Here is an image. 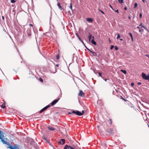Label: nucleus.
Returning a JSON list of instances; mask_svg holds the SVG:
<instances>
[{
	"label": "nucleus",
	"instance_id": "1",
	"mask_svg": "<svg viewBox=\"0 0 149 149\" xmlns=\"http://www.w3.org/2000/svg\"><path fill=\"white\" fill-rule=\"evenodd\" d=\"M3 133L0 130V139L1 140V141L4 144L8 145L9 144H8L7 142L5 141Z\"/></svg>",
	"mask_w": 149,
	"mask_h": 149
},
{
	"label": "nucleus",
	"instance_id": "2",
	"mask_svg": "<svg viewBox=\"0 0 149 149\" xmlns=\"http://www.w3.org/2000/svg\"><path fill=\"white\" fill-rule=\"evenodd\" d=\"M64 149H81V148H77L75 146H71L66 145L64 147Z\"/></svg>",
	"mask_w": 149,
	"mask_h": 149
},
{
	"label": "nucleus",
	"instance_id": "3",
	"mask_svg": "<svg viewBox=\"0 0 149 149\" xmlns=\"http://www.w3.org/2000/svg\"><path fill=\"white\" fill-rule=\"evenodd\" d=\"M84 111L83 110H82V112H80L78 111H72V113H74V114H76L77 115L79 116H81L82 115H83L84 113Z\"/></svg>",
	"mask_w": 149,
	"mask_h": 149
},
{
	"label": "nucleus",
	"instance_id": "4",
	"mask_svg": "<svg viewBox=\"0 0 149 149\" xmlns=\"http://www.w3.org/2000/svg\"><path fill=\"white\" fill-rule=\"evenodd\" d=\"M142 76L143 78L145 80H148L149 81V76H146L145 74L143 72L142 73Z\"/></svg>",
	"mask_w": 149,
	"mask_h": 149
},
{
	"label": "nucleus",
	"instance_id": "5",
	"mask_svg": "<svg viewBox=\"0 0 149 149\" xmlns=\"http://www.w3.org/2000/svg\"><path fill=\"white\" fill-rule=\"evenodd\" d=\"M60 99V98H58V99L54 100L51 103L50 105L53 106L55 104L58 102V101H59Z\"/></svg>",
	"mask_w": 149,
	"mask_h": 149
},
{
	"label": "nucleus",
	"instance_id": "6",
	"mask_svg": "<svg viewBox=\"0 0 149 149\" xmlns=\"http://www.w3.org/2000/svg\"><path fill=\"white\" fill-rule=\"evenodd\" d=\"M51 105H47V106H46L45 107H44V108H43L40 111V113H41L43 112L44 111H45V110L47 109L48 107H50Z\"/></svg>",
	"mask_w": 149,
	"mask_h": 149
},
{
	"label": "nucleus",
	"instance_id": "7",
	"mask_svg": "<svg viewBox=\"0 0 149 149\" xmlns=\"http://www.w3.org/2000/svg\"><path fill=\"white\" fill-rule=\"evenodd\" d=\"M78 95L79 96L83 97H84L85 94L81 90H80Z\"/></svg>",
	"mask_w": 149,
	"mask_h": 149
},
{
	"label": "nucleus",
	"instance_id": "8",
	"mask_svg": "<svg viewBox=\"0 0 149 149\" xmlns=\"http://www.w3.org/2000/svg\"><path fill=\"white\" fill-rule=\"evenodd\" d=\"M107 132L109 133V134L111 135L113 133V130L112 129H109L107 130Z\"/></svg>",
	"mask_w": 149,
	"mask_h": 149
},
{
	"label": "nucleus",
	"instance_id": "9",
	"mask_svg": "<svg viewBox=\"0 0 149 149\" xmlns=\"http://www.w3.org/2000/svg\"><path fill=\"white\" fill-rule=\"evenodd\" d=\"M14 148L12 146H9L7 147L8 148H9L10 149H17V146L15 145L14 146Z\"/></svg>",
	"mask_w": 149,
	"mask_h": 149
},
{
	"label": "nucleus",
	"instance_id": "10",
	"mask_svg": "<svg viewBox=\"0 0 149 149\" xmlns=\"http://www.w3.org/2000/svg\"><path fill=\"white\" fill-rule=\"evenodd\" d=\"M92 39L91 40V42L94 45H96V42L94 40V36L92 37Z\"/></svg>",
	"mask_w": 149,
	"mask_h": 149
},
{
	"label": "nucleus",
	"instance_id": "11",
	"mask_svg": "<svg viewBox=\"0 0 149 149\" xmlns=\"http://www.w3.org/2000/svg\"><path fill=\"white\" fill-rule=\"evenodd\" d=\"M87 21L88 22H91L93 21V19L91 18H86Z\"/></svg>",
	"mask_w": 149,
	"mask_h": 149
},
{
	"label": "nucleus",
	"instance_id": "12",
	"mask_svg": "<svg viewBox=\"0 0 149 149\" xmlns=\"http://www.w3.org/2000/svg\"><path fill=\"white\" fill-rule=\"evenodd\" d=\"M48 128L49 130L52 131L54 130L55 129V128H54L51 127H48Z\"/></svg>",
	"mask_w": 149,
	"mask_h": 149
},
{
	"label": "nucleus",
	"instance_id": "13",
	"mask_svg": "<svg viewBox=\"0 0 149 149\" xmlns=\"http://www.w3.org/2000/svg\"><path fill=\"white\" fill-rule=\"evenodd\" d=\"M1 108L3 109H4L5 108V104L4 103H3L2 104L1 106Z\"/></svg>",
	"mask_w": 149,
	"mask_h": 149
},
{
	"label": "nucleus",
	"instance_id": "14",
	"mask_svg": "<svg viewBox=\"0 0 149 149\" xmlns=\"http://www.w3.org/2000/svg\"><path fill=\"white\" fill-rule=\"evenodd\" d=\"M121 71L125 74H126L127 73V71L125 70H121Z\"/></svg>",
	"mask_w": 149,
	"mask_h": 149
},
{
	"label": "nucleus",
	"instance_id": "15",
	"mask_svg": "<svg viewBox=\"0 0 149 149\" xmlns=\"http://www.w3.org/2000/svg\"><path fill=\"white\" fill-rule=\"evenodd\" d=\"M61 141L62 142L63 144L65 143V140L64 139H61Z\"/></svg>",
	"mask_w": 149,
	"mask_h": 149
},
{
	"label": "nucleus",
	"instance_id": "16",
	"mask_svg": "<svg viewBox=\"0 0 149 149\" xmlns=\"http://www.w3.org/2000/svg\"><path fill=\"white\" fill-rule=\"evenodd\" d=\"M57 5L60 9H61L62 8V6L60 5V4L59 3H58Z\"/></svg>",
	"mask_w": 149,
	"mask_h": 149
},
{
	"label": "nucleus",
	"instance_id": "17",
	"mask_svg": "<svg viewBox=\"0 0 149 149\" xmlns=\"http://www.w3.org/2000/svg\"><path fill=\"white\" fill-rule=\"evenodd\" d=\"M92 38V35L89 34V36H88V39L89 41H90Z\"/></svg>",
	"mask_w": 149,
	"mask_h": 149
},
{
	"label": "nucleus",
	"instance_id": "18",
	"mask_svg": "<svg viewBox=\"0 0 149 149\" xmlns=\"http://www.w3.org/2000/svg\"><path fill=\"white\" fill-rule=\"evenodd\" d=\"M129 34L130 35V36L131 38L132 41H133V38L132 33H129Z\"/></svg>",
	"mask_w": 149,
	"mask_h": 149
},
{
	"label": "nucleus",
	"instance_id": "19",
	"mask_svg": "<svg viewBox=\"0 0 149 149\" xmlns=\"http://www.w3.org/2000/svg\"><path fill=\"white\" fill-rule=\"evenodd\" d=\"M78 38L79 39V40L82 42V43L84 45V42H83V40L81 39V38L79 37V36H78Z\"/></svg>",
	"mask_w": 149,
	"mask_h": 149
},
{
	"label": "nucleus",
	"instance_id": "20",
	"mask_svg": "<svg viewBox=\"0 0 149 149\" xmlns=\"http://www.w3.org/2000/svg\"><path fill=\"white\" fill-rule=\"evenodd\" d=\"M137 3H136L134 4V8H135L137 7Z\"/></svg>",
	"mask_w": 149,
	"mask_h": 149
},
{
	"label": "nucleus",
	"instance_id": "21",
	"mask_svg": "<svg viewBox=\"0 0 149 149\" xmlns=\"http://www.w3.org/2000/svg\"><path fill=\"white\" fill-rule=\"evenodd\" d=\"M98 74L99 75V76H100L102 78H103V77L102 76V75L101 74V73H100V72H98Z\"/></svg>",
	"mask_w": 149,
	"mask_h": 149
},
{
	"label": "nucleus",
	"instance_id": "22",
	"mask_svg": "<svg viewBox=\"0 0 149 149\" xmlns=\"http://www.w3.org/2000/svg\"><path fill=\"white\" fill-rule=\"evenodd\" d=\"M120 34L118 33L117 34V38L118 39V38H120Z\"/></svg>",
	"mask_w": 149,
	"mask_h": 149
},
{
	"label": "nucleus",
	"instance_id": "23",
	"mask_svg": "<svg viewBox=\"0 0 149 149\" xmlns=\"http://www.w3.org/2000/svg\"><path fill=\"white\" fill-rule=\"evenodd\" d=\"M70 8L72 10V4L71 3H70Z\"/></svg>",
	"mask_w": 149,
	"mask_h": 149
},
{
	"label": "nucleus",
	"instance_id": "24",
	"mask_svg": "<svg viewBox=\"0 0 149 149\" xmlns=\"http://www.w3.org/2000/svg\"><path fill=\"white\" fill-rule=\"evenodd\" d=\"M118 2L120 3H123V0H121V1H120V0H118Z\"/></svg>",
	"mask_w": 149,
	"mask_h": 149
},
{
	"label": "nucleus",
	"instance_id": "25",
	"mask_svg": "<svg viewBox=\"0 0 149 149\" xmlns=\"http://www.w3.org/2000/svg\"><path fill=\"white\" fill-rule=\"evenodd\" d=\"M109 121H110V122L109 123V124H111L112 123V120L111 119H109Z\"/></svg>",
	"mask_w": 149,
	"mask_h": 149
},
{
	"label": "nucleus",
	"instance_id": "26",
	"mask_svg": "<svg viewBox=\"0 0 149 149\" xmlns=\"http://www.w3.org/2000/svg\"><path fill=\"white\" fill-rule=\"evenodd\" d=\"M16 1L15 0H11L10 2L11 3H13L15 2Z\"/></svg>",
	"mask_w": 149,
	"mask_h": 149
},
{
	"label": "nucleus",
	"instance_id": "27",
	"mask_svg": "<svg viewBox=\"0 0 149 149\" xmlns=\"http://www.w3.org/2000/svg\"><path fill=\"white\" fill-rule=\"evenodd\" d=\"M56 59L57 60L59 58V55H58H58H57L56 56Z\"/></svg>",
	"mask_w": 149,
	"mask_h": 149
},
{
	"label": "nucleus",
	"instance_id": "28",
	"mask_svg": "<svg viewBox=\"0 0 149 149\" xmlns=\"http://www.w3.org/2000/svg\"><path fill=\"white\" fill-rule=\"evenodd\" d=\"M142 27H143L144 28H145V29H146L147 31H148V29L146 27H145L144 26H142Z\"/></svg>",
	"mask_w": 149,
	"mask_h": 149
},
{
	"label": "nucleus",
	"instance_id": "29",
	"mask_svg": "<svg viewBox=\"0 0 149 149\" xmlns=\"http://www.w3.org/2000/svg\"><path fill=\"white\" fill-rule=\"evenodd\" d=\"M90 52L92 53H93V54H95V55H97V54L96 53L94 52H93L92 51H91V50H90Z\"/></svg>",
	"mask_w": 149,
	"mask_h": 149
},
{
	"label": "nucleus",
	"instance_id": "30",
	"mask_svg": "<svg viewBox=\"0 0 149 149\" xmlns=\"http://www.w3.org/2000/svg\"><path fill=\"white\" fill-rule=\"evenodd\" d=\"M39 80L42 82H43V79L41 78H39Z\"/></svg>",
	"mask_w": 149,
	"mask_h": 149
},
{
	"label": "nucleus",
	"instance_id": "31",
	"mask_svg": "<svg viewBox=\"0 0 149 149\" xmlns=\"http://www.w3.org/2000/svg\"><path fill=\"white\" fill-rule=\"evenodd\" d=\"M115 49L116 50H118V48L116 46L115 47Z\"/></svg>",
	"mask_w": 149,
	"mask_h": 149
},
{
	"label": "nucleus",
	"instance_id": "32",
	"mask_svg": "<svg viewBox=\"0 0 149 149\" xmlns=\"http://www.w3.org/2000/svg\"><path fill=\"white\" fill-rule=\"evenodd\" d=\"M28 35L29 36H30L31 35V32L28 33Z\"/></svg>",
	"mask_w": 149,
	"mask_h": 149
},
{
	"label": "nucleus",
	"instance_id": "33",
	"mask_svg": "<svg viewBox=\"0 0 149 149\" xmlns=\"http://www.w3.org/2000/svg\"><path fill=\"white\" fill-rule=\"evenodd\" d=\"M139 16L140 18H141L142 17V14L141 13H140L139 15Z\"/></svg>",
	"mask_w": 149,
	"mask_h": 149
},
{
	"label": "nucleus",
	"instance_id": "34",
	"mask_svg": "<svg viewBox=\"0 0 149 149\" xmlns=\"http://www.w3.org/2000/svg\"><path fill=\"white\" fill-rule=\"evenodd\" d=\"M143 29H140L139 30V32H143Z\"/></svg>",
	"mask_w": 149,
	"mask_h": 149
},
{
	"label": "nucleus",
	"instance_id": "35",
	"mask_svg": "<svg viewBox=\"0 0 149 149\" xmlns=\"http://www.w3.org/2000/svg\"><path fill=\"white\" fill-rule=\"evenodd\" d=\"M113 47H114V46H113V45H111V47H110V49H113Z\"/></svg>",
	"mask_w": 149,
	"mask_h": 149
},
{
	"label": "nucleus",
	"instance_id": "36",
	"mask_svg": "<svg viewBox=\"0 0 149 149\" xmlns=\"http://www.w3.org/2000/svg\"><path fill=\"white\" fill-rule=\"evenodd\" d=\"M121 99H122L123 100H124L125 101H126V100L123 97H122V96H121Z\"/></svg>",
	"mask_w": 149,
	"mask_h": 149
},
{
	"label": "nucleus",
	"instance_id": "37",
	"mask_svg": "<svg viewBox=\"0 0 149 149\" xmlns=\"http://www.w3.org/2000/svg\"><path fill=\"white\" fill-rule=\"evenodd\" d=\"M4 33H5L6 35H7V32H6V31H4Z\"/></svg>",
	"mask_w": 149,
	"mask_h": 149
},
{
	"label": "nucleus",
	"instance_id": "38",
	"mask_svg": "<svg viewBox=\"0 0 149 149\" xmlns=\"http://www.w3.org/2000/svg\"><path fill=\"white\" fill-rule=\"evenodd\" d=\"M100 11L101 12V13H102V14H104V12L103 11H102L101 10H100Z\"/></svg>",
	"mask_w": 149,
	"mask_h": 149
},
{
	"label": "nucleus",
	"instance_id": "39",
	"mask_svg": "<svg viewBox=\"0 0 149 149\" xmlns=\"http://www.w3.org/2000/svg\"><path fill=\"white\" fill-rule=\"evenodd\" d=\"M115 12H116L117 13H118V10H115Z\"/></svg>",
	"mask_w": 149,
	"mask_h": 149
},
{
	"label": "nucleus",
	"instance_id": "40",
	"mask_svg": "<svg viewBox=\"0 0 149 149\" xmlns=\"http://www.w3.org/2000/svg\"><path fill=\"white\" fill-rule=\"evenodd\" d=\"M68 114H72V112H68Z\"/></svg>",
	"mask_w": 149,
	"mask_h": 149
},
{
	"label": "nucleus",
	"instance_id": "41",
	"mask_svg": "<svg viewBox=\"0 0 149 149\" xmlns=\"http://www.w3.org/2000/svg\"><path fill=\"white\" fill-rule=\"evenodd\" d=\"M58 143L59 144H61V141H58Z\"/></svg>",
	"mask_w": 149,
	"mask_h": 149
},
{
	"label": "nucleus",
	"instance_id": "42",
	"mask_svg": "<svg viewBox=\"0 0 149 149\" xmlns=\"http://www.w3.org/2000/svg\"><path fill=\"white\" fill-rule=\"evenodd\" d=\"M109 6L113 10V8L111 6V5H109Z\"/></svg>",
	"mask_w": 149,
	"mask_h": 149
},
{
	"label": "nucleus",
	"instance_id": "43",
	"mask_svg": "<svg viewBox=\"0 0 149 149\" xmlns=\"http://www.w3.org/2000/svg\"><path fill=\"white\" fill-rule=\"evenodd\" d=\"M84 45L85 46V47L87 49H88V50L89 51L90 50L89 49H88V48H87L86 47V46H85V45Z\"/></svg>",
	"mask_w": 149,
	"mask_h": 149
},
{
	"label": "nucleus",
	"instance_id": "44",
	"mask_svg": "<svg viewBox=\"0 0 149 149\" xmlns=\"http://www.w3.org/2000/svg\"><path fill=\"white\" fill-rule=\"evenodd\" d=\"M146 56H147V57H148V58H149V55H147V54H146Z\"/></svg>",
	"mask_w": 149,
	"mask_h": 149
},
{
	"label": "nucleus",
	"instance_id": "45",
	"mask_svg": "<svg viewBox=\"0 0 149 149\" xmlns=\"http://www.w3.org/2000/svg\"><path fill=\"white\" fill-rule=\"evenodd\" d=\"M142 23H141L139 25V26H141V27H142V26H143L142 25Z\"/></svg>",
	"mask_w": 149,
	"mask_h": 149
},
{
	"label": "nucleus",
	"instance_id": "46",
	"mask_svg": "<svg viewBox=\"0 0 149 149\" xmlns=\"http://www.w3.org/2000/svg\"><path fill=\"white\" fill-rule=\"evenodd\" d=\"M141 84V82H140L138 83L137 84L138 85H140Z\"/></svg>",
	"mask_w": 149,
	"mask_h": 149
},
{
	"label": "nucleus",
	"instance_id": "47",
	"mask_svg": "<svg viewBox=\"0 0 149 149\" xmlns=\"http://www.w3.org/2000/svg\"><path fill=\"white\" fill-rule=\"evenodd\" d=\"M137 28L138 29H140V27L139 26H137Z\"/></svg>",
	"mask_w": 149,
	"mask_h": 149
},
{
	"label": "nucleus",
	"instance_id": "48",
	"mask_svg": "<svg viewBox=\"0 0 149 149\" xmlns=\"http://www.w3.org/2000/svg\"><path fill=\"white\" fill-rule=\"evenodd\" d=\"M131 85L132 86H133L134 85V84L133 83H132Z\"/></svg>",
	"mask_w": 149,
	"mask_h": 149
},
{
	"label": "nucleus",
	"instance_id": "49",
	"mask_svg": "<svg viewBox=\"0 0 149 149\" xmlns=\"http://www.w3.org/2000/svg\"><path fill=\"white\" fill-rule=\"evenodd\" d=\"M125 10H127V7H125L124 8Z\"/></svg>",
	"mask_w": 149,
	"mask_h": 149
},
{
	"label": "nucleus",
	"instance_id": "50",
	"mask_svg": "<svg viewBox=\"0 0 149 149\" xmlns=\"http://www.w3.org/2000/svg\"><path fill=\"white\" fill-rule=\"evenodd\" d=\"M59 66V64H57L56 65V66L57 67H58Z\"/></svg>",
	"mask_w": 149,
	"mask_h": 149
},
{
	"label": "nucleus",
	"instance_id": "51",
	"mask_svg": "<svg viewBox=\"0 0 149 149\" xmlns=\"http://www.w3.org/2000/svg\"><path fill=\"white\" fill-rule=\"evenodd\" d=\"M120 41H123V39L120 38Z\"/></svg>",
	"mask_w": 149,
	"mask_h": 149
},
{
	"label": "nucleus",
	"instance_id": "52",
	"mask_svg": "<svg viewBox=\"0 0 149 149\" xmlns=\"http://www.w3.org/2000/svg\"><path fill=\"white\" fill-rule=\"evenodd\" d=\"M142 1L144 3L145 2V0H142Z\"/></svg>",
	"mask_w": 149,
	"mask_h": 149
},
{
	"label": "nucleus",
	"instance_id": "53",
	"mask_svg": "<svg viewBox=\"0 0 149 149\" xmlns=\"http://www.w3.org/2000/svg\"><path fill=\"white\" fill-rule=\"evenodd\" d=\"M29 25H30V26H33V25L32 24H29Z\"/></svg>",
	"mask_w": 149,
	"mask_h": 149
},
{
	"label": "nucleus",
	"instance_id": "54",
	"mask_svg": "<svg viewBox=\"0 0 149 149\" xmlns=\"http://www.w3.org/2000/svg\"><path fill=\"white\" fill-rule=\"evenodd\" d=\"M129 19H131L130 17V16H129Z\"/></svg>",
	"mask_w": 149,
	"mask_h": 149
},
{
	"label": "nucleus",
	"instance_id": "55",
	"mask_svg": "<svg viewBox=\"0 0 149 149\" xmlns=\"http://www.w3.org/2000/svg\"><path fill=\"white\" fill-rule=\"evenodd\" d=\"M93 54L94 56H95L96 55H95V54Z\"/></svg>",
	"mask_w": 149,
	"mask_h": 149
},
{
	"label": "nucleus",
	"instance_id": "56",
	"mask_svg": "<svg viewBox=\"0 0 149 149\" xmlns=\"http://www.w3.org/2000/svg\"><path fill=\"white\" fill-rule=\"evenodd\" d=\"M2 18H3V19H4V17H2Z\"/></svg>",
	"mask_w": 149,
	"mask_h": 149
},
{
	"label": "nucleus",
	"instance_id": "57",
	"mask_svg": "<svg viewBox=\"0 0 149 149\" xmlns=\"http://www.w3.org/2000/svg\"><path fill=\"white\" fill-rule=\"evenodd\" d=\"M104 80H105V81H107V79H105Z\"/></svg>",
	"mask_w": 149,
	"mask_h": 149
}]
</instances>
